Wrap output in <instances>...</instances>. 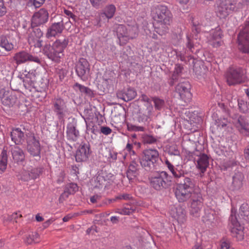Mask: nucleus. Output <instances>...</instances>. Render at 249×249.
<instances>
[{"mask_svg":"<svg viewBox=\"0 0 249 249\" xmlns=\"http://www.w3.org/2000/svg\"><path fill=\"white\" fill-rule=\"evenodd\" d=\"M243 179L244 175L242 173H235L232 178V186L234 189H239L242 186Z\"/></svg>","mask_w":249,"mask_h":249,"instance_id":"34","label":"nucleus"},{"mask_svg":"<svg viewBox=\"0 0 249 249\" xmlns=\"http://www.w3.org/2000/svg\"><path fill=\"white\" fill-rule=\"evenodd\" d=\"M238 47L241 52L249 53V20L238 34Z\"/></svg>","mask_w":249,"mask_h":249,"instance_id":"9","label":"nucleus"},{"mask_svg":"<svg viewBox=\"0 0 249 249\" xmlns=\"http://www.w3.org/2000/svg\"><path fill=\"white\" fill-rule=\"evenodd\" d=\"M236 127L239 131L244 136H249V123L244 116L238 117L236 124Z\"/></svg>","mask_w":249,"mask_h":249,"instance_id":"26","label":"nucleus"},{"mask_svg":"<svg viewBox=\"0 0 249 249\" xmlns=\"http://www.w3.org/2000/svg\"><path fill=\"white\" fill-rule=\"evenodd\" d=\"M203 206V199L200 193L196 194V196H193L189 208L191 215L194 217H199Z\"/></svg>","mask_w":249,"mask_h":249,"instance_id":"14","label":"nucleus"},{"mask_svg":"<svg viewBox=\"0 0 249 249\" xmlns=\"http://www.w3.org/2000/svg\"><path fill=\"white\" fill-rule=\"evenodd\" d=\"M101 196L98 195H95L90 197V201L91 203H94L97 202L98 200L101 199Z\"/></svg>","mask_w":249,"mask_h":249,"instance_id":"63","label":"nucleus"},{"mask_svg":"<svg viewBox=\"0 0 249 249\" xmlns=\"http://www.w3.org/2000/svg\"><path fill=\"white\" fill-rule=\"evenodd\" d=\"M152 17L155 22V31L160 36L168 33L172 14L165 6L159 5L152 9Z\"/></svg>","mask_w":249,"mask_h":249,"instance_id":"1","label":"nucleus"},{"mask_svg":"<svg viewBox=\"0 0 249 249\" xmlns=\"http://www.w3.org/2000/svg\"><path fill=\"white\" fill-rule=\"evenodd\" d=\"M6 12L7 9L4 6L3 0H0V17L4 16Z\"/></svg>","mask_w":249,"mask_h":249,"instance_id":"56","label":"nucleus"},{"mask_svg":"<svg viewBox=\"0 0 249 249\" xmlns=\"http://www.w3.org/2000/svg\"><path fill=\"white\" fill-rule=\"evenodd\" d=\"M64 13L68 17L71 18L74 21L75 20L76 16L70 10L64 9Z\"/></svg>","mask_w":249,"mask_h":249,"instance_id":"61","label":"nucleus"},{"mask_svg":"<svg viewBox=\"0 0 249 249\" xmlns=\"http://www.w3.org/2000/svg\"><path fill=\"white\" fill-rule=\"evenodd\" d=\"M155 107L158 110H160L164 106V101L158 98H153Z\"/></svg>","mask_w":249,"mask_h":249,"instance_id":"50","label":"nucleus"},{"mask_svg":"<svg viewBox=\"0 0 249 249\" xmlns=\"http://www.w3.org/2000/svg\"><path fill=\"white\" fill-rule=\"evenodd\" d=\"M29 169L30 168L25 167L24 166L19 175L20 177L19 178L21 180L24 181H28L30 180H31Z\"/></svg>","mask_w":249,"mask_h":249,"instance_id":"41","label":"nucleus"},{"mask_svg":"<svg viewBox=\"0 0 249 249\" xmlns=\"http://www.w3.org/2000/svg\"><path fill=\"white\" fill-rule=\"evenodd\" d=\"M167 178V173L161 172L151 178L150 184L156 190H160L164 187Z\"/></svg>","mask_w":249,"mask_h":249,"instance_id":"19","label":"nucleus"},{"mask_svg":"<svg viewBox=\"0 0 249 249\" xmlns=\"http://www.w3.org/2000/svg\"><path fill=\"white\" fill-rule=\"evenodd\" d=\"M27 34L28 42L30 45L37 48L42 46V40L40 38L43 36V33L39 28L29 29Z\"/></svg>","mask_w":249,"mask_h":249,"instance_id":"10","label":"nucleus"},{"mask_svg":"<svg viewBox=\"0 0 249 249\" xmlns=\"http://www.w3.org/2000/svg\"><path fill=\"white\" fill-rule=\"evenodd\" d=\"M171 214L173 217L176 219L178 223H184L186 220V213L185 210L181 206H178L172 209Z\"/></svg>","mask_w":249,"mask_h":249,"instance_id":"25","label":"nucleus"},{"mask_svg":"<svg viewBox=\"0 0 249 249\" xmlns=\"http://www.w3.org/2000/svg\"><path fill=\"white\" fill-rule=\"evenodd\" d=\"M11 152L14 162L18 164H22L25 159L23 151L18 146H14L11 148Z\"/></svg>","mask_w":249,"mask_h":249,"instance_id":"22","label":"nucleus"},{"mask_svg":"<svg viewBox=\"0 0 249 249\" xmlns=\"http://www.w3.org/2000/svg\"><path fill=\"white\" fill-rule=\"evenodd\" d=\"M227 120L225 118H220L215 120L214 125L216 126L217 129L220 130L226 127L227 125Z\"/></svg>","mask_w":249,"mask_h":249,"instance_id":"45","label":"nucleus"},{"mask_svg":"<svg viewBox=\"0 0 249 249\" xmlns=\"http://www.w3.org/2000/svg\"><path fill=\"white\" fill-rule=\"evenodd\" d=\"M140 100L141 101L145 103L144 105V107H147L148 104L149 105H152L149 98L145 94H142L140 97Z\"/></svg>","mask_w":249,"mask_h":249,"instance_id":"54","label":"nucleus"},{"mask_svg":"<svg viewBox=\"0 0 249 249\" xmlns=\"http://www.w3.org/2000/svg\"><path fill=\"white\" fill-rule=\"evenodd\" d=\"M187 47L189 48V49L191 51L192 49L194 47L193 43L192 42V39L191 38L190 36H187Z\"/></svg>","mask_w":249,"mask_h":249,"instance_id":"62","label":"nucleus"},{"mask_svg":"<svg viewBox=\"0 0 249 249\" xmlns=\"http://www.w3.org/2000/svg\"><path fill=\"white\" fill-rule=\"evenodd\" d=\"M183 69V68L181 65L179 64H176L175 67L173 77L175 76L176 75H178L181 73Z\"/></svg>","mask_w":249,"mask_h":249,"instance_id":"55","label":"nucleus"},{"mask_svg":"<svg viewBox=\"0 0 249 249\" xmlns=\"http://www.w3.org/2000/svg\"><path fill=\"white\" fill-rule=\"evenodd\" d=\"M69 43V39L66 37L59 38L54 41L52 46L46 44L44 46L43 52L48 58L53 61L58 62L63 56V52Z\"/></svg>","mask_w":249,"mask_h":249,"instance_id":"2","label":"nucleus"},{"mask_svg":"<svg viewBox=\"0 0 249 249\" xmlns=\"http://www.w3.org/2000/svg\"><path fill=\"white\" fill-rule=\"evenodd\" d=\"M13 59L18 65L24 63L28 61L40 63V60L37 56L32 55L24 51L16 53Z\"/></svg>","mask_w":249,"mask_h":249,"instance_id":"13","label":"nucleus"},{"mask_svg":"<svg viewBox=\"0 0 249 249\" xmlns=\"http://www.w3.org/2000/svg\"><path fill=\"white\" fill-rule=\"evenodd\" d=\"M139 32V27L134 22L132 25H119L117 29V35L120 45L126 44L130 39L136 37Z\"/></svg>","mask_w":249,"mask_h":249,"instance_id":"3","label":"nucleus"},{"mask_svg":"<svg viewBox=\"0 0 249 249\" xmlns=\"http://www.w3.org/2000/svg\"><path fill=\"white\" fill-rule=\"evenodd\" d=\"M76 123L75 121L69 123L67 126V137L69 140L75 142L79 136V132L76 129Z\"/></svg>","mask_w":249,"mask_h":249,"instance_id":"24","label":"nucleus"},{"mask_svg":"<svg viewBox=\"0 0 249 249\" xmlns=\"http://www.w3.org/2000/svg\"><path fill=\"white\" fill-rule=\"evenodd\" d=\"M145 108H140L138 113L137 121L140 123L145 124L151 120L154 114V108L152 105H147Z\"/></svg>","mask_w":249,"mask_h":249,"instance_id":"15","label":"nucleus"},{"mask_svg":"<svg viewBox=\"0 0 249 249\" xmlns=\"http://www.w3.org/2000/svg\"><path fill=\"white\" fill-rule=\"evenodd\" d=\"M36 71L35 70H31L29 71L25 70V71L23 72V75H24L23 78L28 77L29 79H35L36 77Z\"/></svg>","mask_w":249,"mask_h":249,"instance_id":"49","label":"nucleus"},{"mask_svg":"<svg viewBox=\"0 0 249 249\" xmlns=\"http://www.w3.org/2000/svg\"><path fill=\"white\" fill-rule=\"evenodd\" d=\"M135 210L136 206L134 205V203H125L124 204L122 208L116 209L115 213L121 215H130Z\"/></svg>","mask_w":249,"mask_h":249,"instance_id":"31","label":"nucleus"},{"mask_svg":"<svg viewBox=\"0 0 249 249\" xmlns=\"http://www.w3.org/2000/svg\"><path fill=\"white\" fill-rule=\"evenodd\" d=\"M229 226L233 237H236L238 240H241L244 238L243 227L238 221L236 215L232 213L230 217Z\"/></svg>","mask_w":249,"mask_h":249,"instance_id":"11","label":"nucleus"},{"mask_svg":"<svg viewBox=\"0 0 249 249\" xmlns=\"http://www.w3.org/2000/svg\"><path fill=\"white\" fill-rule=\"evenodd\" d=\"M144 143L153 144L156 142L157 139L154 136L150 135H144L142 137Z\"/></svg>","mask_w":249,"mask_h":249,"instance_id":"47","label":"nucleus"},{"mask_svg":"<svg viewBox=\"0 0 249 249\" xmlns=\"http://www.w3.org/2000/svg\"><path fill=\"white\" fill-rule=\"evenodd\" d=\"M234 0H219L216 2L215 8L217 17L225 18L230 14L234 12Z\"/></svg>","mask_w":249,"mask_h":249,"instance_id":"5","label":"nucleus"},{"mask_svg":"<svg viewBox=\"0 0 249 249\" xmlns=\"http://www.w3.org/2000/svg\"><path fill=\"white\" fill-rule=\"evenodd\" d=\"M10 5L17 10H21L25 7L28 0H9Z\"/></svg>","mask_w":249,"mask_h":249,"instance_id":"39","label":"nucleus"},{"mask_svg":"<svg viewBox=\"0 0 249 249\" xmlns=\"http://www.w3.org/2000/svg\"><path fill=\"white\" fill-rule=\"evenodd\" d=\"M133 145L132 142H131L129 140H128L126 145L124 149L130 156H137L136 152L133 149Z\"/></svg>","mask_w":249,"mask_h":249,"instance_id":"46","label":"nucleus"},{"mask_svg":"<svg viewBox=\"0 0 249 249\" xmlns=\"http://www.w3.org/2000/svg\"><path fill=\"white\" fill-rule=\"evenodd\" d=\"M23 85L25 88L29 90L30 91H36V93H38V91L37 90L36 84L35 79H29V78H23Z\"/></svg>","mask_w":249,"mask_h":249,"instance_id":"35","label":"nucleus"},{"mask_svg":"<svg viewBox=\"0 0 249 249\" xmlns=\"http://www.w3.org/2000/svg\"><path fill=\"white\" fill-rule=\"evenodd\" d=\"M159 153L155 149H146L143 151L140 163L142 166L150 168L158 160Z\"/></svg>","mask_w":249,"mask_h":249,"instance_id":"8","label":"nucleus"},{"mask_svg":"<svg viewBox=\"0 0 249 249\" xmlns=\"http://www.w3.org/2000/svg\"><path fill=\"white\" fill-rule=\"evenodd\" d=\"M245 70L241 67L231 69L226 74L227 84L229 86L235 85L244 82Z\"/></svg>","mask_w":249,"mask_h":249,"instance_id":"7","label":"nucleus"},{"mask_svg":"<svg viewBox=\"0 0 249 249\" xmlns=\"http://www.w3.org/2000/svg\"><path fill=\"white\" fill-rule=\"evenodd\" d=\"M11 137L16 144H19L23 142L24 133L19 128H16L11 132Z\"/></svg>","mask_w":249,"mask_h":249,"instance_id":"33","label":"nucleus"},{"mask_svg":"<svg viewBox=\"0 0 249 249\" xmlns=\"http://www.w3.org/2000/svg\"><path fill=\"white\" fill-rule=\"evenodd\" d=\"M101 133L105 135H108L112 132L111 129L108 126H101L100 128Z\"/></svg>","mask_w":249,"mask_h":249,"instance_id":"57","label":"nucleus"},{"mask_svg":"<svg viewBox=\"0 0 249 249\" xmlns=\"http://www.w3.org/2000/svg\"><path fill=\"white\" fill-rule=\"evenodd\" d=\"M116 95L118 98L128 102L133 99L136 96L137 92L133 89L128 88L126 90L117 91Z\"/></svg>","mask_w":249,"mask_h":249,"instance_id":"27","label":"nucleus"},{"mask_svg":"<svg viewBox=\"0 0 249 249\" xmlns=\"http://www.w3.org/2000/svg\"><path fill=\"white\" fill-rule=\"evenodd\" d=\"M244 154L245 159L249 161V145L244 149Z\"/></svg>","mask_w":249,"mask_h":249,"instance_id":"64","label":"nucleus"},{"mask_svg":"<svg viewBox=\"0 0 249 249\" xmlns=\"http://www.w3.org/2000/svg\"><path fill=\"white\" fill-rule=\"evenodd\" d=\"M27 149L33 156H39L40 153L39 142L34 135L30 136L27 139Z\"/></svg>","mask_w":249,"mask_h":249,"instance_id":"20","label":"nucleus"},{"mask_svg":"<svg viewBox=\"0 0 249 249\" xmlns=\"http://www.w3.org/2000/svg\"><path fill=\"white\" fill-rule=\"evenodd\" d=\"M190 84L188 82H183L179 83L176 88L182 100L187 102L191 98L192 94L190 91Z\"/></svg>","mask_w":249,"mask_h":249,"instance_id":"18","label":"nucleus"},{"mask_svg":"<svg viewBox=\"0 0 249 249\" xmlns=\"http://www.w3.org/2000/svg\"><path fill=\"white\" fill-rule=\"evenodd\" d=\"M219 220L218 213L213 210H209L205 212L203 216V221L205 222L215 223Z\"/></svg>","mask_w":249,"mask_h":249,"instance_id":"30","label":"nucleus"},{"mask_svg":"<svg viewBox=\"0 0 249 249\" xmlns=\"http://www.w3.org/2000/svg\"><path fill=\"white\" fill-rule=\"evenodd\" d=\"M173 175L177 178H179L183 175V171L182 170H178L177 169H175L174 171L171 172Z\"/></svg>","mask_w":249,"mask_h":249,"instance_id":"59","label":"nucleus"},{"mask_svg":"<svg viewBox=\"0 0 249 249\" xmlns=\"http://www.w3.org/2000/svg\"><path fill=\"white\" fill-rule=\"evenodd\" d=\"M73 88L76 91L79 90L81 92L86 93L89 95L92 94V92L90 89L77 83L74 85Z\"/></svg>","mask_w":249,"mask_h":249,"instance_id":"42","label":"nucleus"},{"mask_svg":"<svg viewBox=\"0 0 249 249\" xmlns=\"http://www.w3.org/2000/svg\"><path fill=\"white\" fill-rule=\"evenodd\" d=\"M0 99L1 103L5 106L11 107L17 102V98L15 94L4 89L0 90Z\"/></svg>","mask_w":249,"mask_h":249,"instance_id":"17","label":"nucleus"},{"mask_svg":"<svg viewBox=\"0 0 249 249\" xmlns=\"http://www.w3.org/2000/svg\"><path fill=\"white\" fill-rule=\"evenodd\" d=\"M169 154L175 156H179L180 151L178 150V147L176 145H173L169 148L168 151Z\"/></svg>","mask_w":249,"mask_h":249,"instance_id":"52","label":"nucleus"},{"mask_svg":"<svg viewBox=\"0 0 249 249\" xmlns=\"http://www.w3.org/2000/svg\"><path fill=\"white\" fill-rule=\"evenodd\" d=\"M240 110L244 113L249 112V103L241 100L238 103Z\"/></svg>","mask_w":249,"mask_h":249,"instance_id":"44","label":"nucleus"},{"mask_svg":"<svg viewBox=\"0 0 249 249\" xmlns=\"http://www.w3.org/2000/svg\"><path fill=\"white\" fill-rule=\"evenodd\" d=\"M116 199L118 200H132L133 197L131 195L127 193L120 194L116 196Z\"/></svg>","mask_w":249,"mask_h":249,"instance_id":"53","label":"nucleus"},{"mask_svg":"<svg viewBox=\"0 0 249 249\" xmlns=\"http://www.w3.org/2000/svg\"><path fill=\"white\" fill-rule=\"evenodd\" d=\"M234 12H237L247 8L249 5V0H241L238 2L237 0H234Z\"/></svg>","mask_w":249,"mask_h":249,"instance_id":"37","label":"nucleus"},{"mask_svg":"<svg viewBox=\"0 0 249 249\" xmlns=\"http://www.w3.org/2000/svg\"><path fill=\"white\" fill-rule=\"evenodd\" d=\"M71 195L75 193L78 190V187L76 184L71 183L67 185L65 189Z\"/></svg>","mask_w":249,"mask_h":249,"instance_id":"48","label":"nucleus"},{"mask_svg":"<svg viewBox=\"0 0 249 249\" xmlns=\"http://www.w3.org/2000/svg\"><path fill=\"white\" fill-rule=\"evenodd\" d=\"M64 29V25L62 22L54 23L48 28L46 36L50 38L55 36L57 34L61 33Z\"/></svg>","mask_w":249,"mask_h":249,"instance_id":"28","label":"nucleus"},{"mask_svg":"<svg viewBox=\"0 0 249 249\" xmlns=\"http://www.w3.org/2000/svg\"><path fill=\"white\" fill-rule=\"evenodd\" d=\"M222 31L220 28H216L211 31L210 37V43L213 47H217L221 45V38L222 37Z\"/></svg>","mask_w":249,"mask_h":249,"instance_id":"23","label":"nucleus"},{"mask_svg":"<svg viewBox=\"0 0 249 249\" xmlns=\"http://www.w3.org/2000/svg\"><path fill=\"white\" fill-rule=\"evenodd\" d=\"M0 160V174H2L6 170L7 165V155L6 150H2Z\"/></svg>","mask_w":249,"mask_h":249,"instance_id":"38","label":"nucleus"},{"mask_svg":"<svg viewBox=\"0 0 249 249\" xmlns=\"http://www.w3.org/2000/svg\"><path fill=\"white\" fill-rule=\"evenodd\" d=\"M70 195V194L67 192V191L65 189L64 192L60 195L59 198V202L60 203H62L69 197Z\"/></svg>","mask_w":249,"mask_h":249,"instance_id":"58","label":"nucleus"},{"mask_svg":"<svg viewBox=\"0 0 249 249\" xmlns=\"http://www.w3.org/2000/svg\"><path fill=\"white\" fill-rule=\"evenodd\" d=\"M106 0H90L91 4L94 7H98L100 5L105 2Z\"/></svg>","mask_w":249,"mask_h":249,"instance_id":"60","label":"nucleus"},{"mask_svg":"<svg viewBox=\"0 0 249 249\" xmlns=\"http://www.w3.org/2000/svg\"><path fill=\"white\" fill-rule=\"evenodd\" d=\"M91 152L89 144L82 142L76 151L75 155L76 161L77 162L87 161Z\"/></svg>","mask_w":249,"mask_h":249,"instance_id":"12","label":"nucleus"},{"mask_svg":"<svg viewBox=\"0 0 249 249\" xmlns=\"http://www.w3.org/2000/svg\"><path fill=\"white\" fill-rule=\"evenodd\" d=\"M115 11V6L113 4H110L104 8L103 14L105 15L107 18L110 19L114 16Z\"/></svg>","mask_w":249,"mask_h":249,"instance_id":"40","label":"nucleus"},{"mask_svg":"<svg viewBox=\"0 0 249 249\" xmlns=\"http://www.w3.org/2000/svg\"><path fill=\"white\" fill-rule=\"evenodd\" d=\"M22 217V215L18 213H14L11 215H8L7 217H4V220L6 221H12L16 220L18 217Z\"/></svg>","mask_w":249,"mask_h":249,"instance_id":"51","label":"nucleus"},{"mask_svg":"<svg viewBox=\"0 0 249 249\" xmlns=\"http://www.w3.org/2000/svg\"><path fill=\"white\" fill-rule=\"evenodd\" d=\"M75 71L77 75L81 79L87 78L89 71V64L87 59L80 58L76 62Z\"/></svg>","mask_w":249,"mask_h":249,"instance_id":"16","label":"nucleus"},{"mask_svg":"<svg viewBox=\"0 0 249 249\" xmlns=\"http://www.w3.org/2000/svg\"><path fill=\"white\" fill-rule=\"evenodd\" d=\"M209 165V157L205 154H200L197 160V167L204 173Z\"/></svg>","mask_w":249,"mask_h":249,"instance_id":"29","label":"nucleus"},{"mask_svg":"<svg viewBox=\"0 0 249 249\" xmlns=\"http://www.w3.org/2000/svg\"><path fill=\"white\" fill-rule=\"evenodd\" d=\"M48 11L44 8H41L34 14L32 17V23L36 26H39L46 23L48 20Z\"/></svg>","mask_w":249,"mask_h":249,"instance_id":"21","label":"nucleus"},{"mask_svg":"<svg viewBox=\"0 0 249 249\" xmlns=\"http://www.w3.org/2000/svg\"><path fill=\"white\" fill-rule=\"evenodd\" d=\"M194 184L192 179L185 178L183 183L177 185L175 195L179 202H184L188 199L194 191Z\"/></svg>","mask_w":249,"mask_h":249,"instance_id":"4","label":"nucleus"},{"mask_svg":"<svg viewBox=\"0 0 249 249\" xmlns=\"http://www.w3.org/2000/svg\"><path fill=\"white\" fill-rule=\"evenodd\" d=\"M139 167V164L135 161L133 160L131 162L126 173L129 179H132L138 175Z\"/></svg>","mask_w":249,"mask_h":249,"instance_id":"32","label":"nucleus"},{"mask_svg":"<svg viewBox=\"0 0 249 249\" xmlns=\"http://www.w3.org/2000/svg\"><path fill=\"white\" fill-rule=\"evenodd\" d=\"M0 47L9 52L14 49V45L9 41L5 36H0Z\"/></svg>","mask_w":249,"mask_h":249,"instance_id":"36","label":"nucleus"},{"mask_svg":"<svg viewBox=\"0 0 249 249\" xmlns=\"http://www.w3.org/2000/svg\"><path fill=\"white\" fill-rule=\"evenodd\" d=\"M51 105L52 110L59 120H63L68 114L67 103L62 98L54 97L52 100Z\"/></svg>","mask_w":249,"mask_h":249,"instance_id":"6","label":"nucleus"},{"mask_svg":"<svg viewBox=\"0 0 249 249\" xmlns=\"http://www.w3.org/2000/svg\"><path fill=\"white\" fill-rule=\"evenodd\" d=\"M30 175L31 179H35L39 177L42 172V168L40 167H36L29 169Z\"/></svg>","mask_w":249,"mask_h":249,"instance_id":"43","label":"nucleus"}]
</instances>
